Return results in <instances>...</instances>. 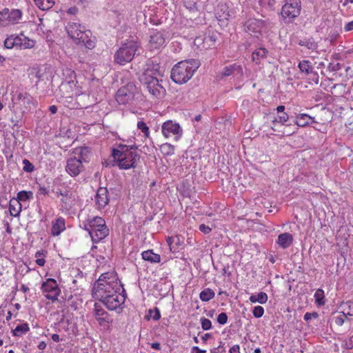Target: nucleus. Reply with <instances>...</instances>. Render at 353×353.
<instances>
[{
  "mask_svg": "<svg viewBox=\"0 0 353 353\" xmlns=\"http://www.w3.org/2000/svg\"><path fill=\"white\" fill-rule=\"evenodd\" d=\"M121 291L125 293L123 285L119 281L114 271L103 273L95 282L92 296L95 299H101L103 296Z\"/></svg>",
  "mask_w": 353,
  "mask_h": 353,
  "instance_id": "f257e3e1",
  "label": "nucleus"
},
{
  "mask_svg": "<svg viewBox=\"0 0 353 353\" xmlns=\"http://www.w3.org/2000/svg\"><path fill=\"white\" fill-rule=\"evenodd\" d=\"M146 66L144 72L140 77V81L146 86L153 97L159 98L165 91L159 83V77L162 76L160 67L159 64H154L152 61H148Z\"/></svg>",
  "mask_w": 353,
  "mask_h": 353,
  "instance_id": "f03ea898",
  "label": "nucleus"
},
{
  "mask_svg": "<svg viewBox=\"0 0 353 353\" xmlns=\"http://www.w3.org/2000/svg\"><path fill=\"white\" fill-rule=\"evenodd\" d=\"M135 145L119 144L117 148L112 150V157L120 169L128 170L136 167L139 155Z\"/></svg>",
  "mask_w": 353,
  "mask_h": 353,
  "instance_id": "7ed1b4c3",
  "label": "nucleus"
},
{
  "mask_svg": "<svg viewBox=\"0 0 353 353\" xmlns=\"http://www.w3.org/2000/svg\"><path fill=\"white\" fill-rule=\"evenodd\" d=\"M200 66L198 59L185 60L177 63L172 69L171 79L176 83H186Z\"/></svg>",
  "mask_w": 353,
  "mask_h": 353,
  "instance_id": "20e7f679",
  "label": "nucleus"
},
{
  "mask_svg": "<svg viewBox=\"0 0 353 353\" xmlns=\"http://www.w3.org/2000/svg\"><path fill=\"white\" fill-rule=\"evenodd\" d=\"M68 35L77 44L88 49L94 48V41L91 39L92 32L84 26L76 22H69L65 27Z\"/></svg>",
  "mask_w": 353,
  "mask_h": 353,
  "instance_id": "39448f33",
  "label": "nucleus"
},
{
  "mask_svg": "<svg viewBox=\"0 0 353 353\" xmlns=\"http://www.w3.org/2000/svg\"><path fill=\"white\" fill-rule=\"evenodd\" d=\"M137 47V44L134 41L123 44L114 54L115 61L120 65L131 61L136 53Z\"/></svg>",
  "mask_w": 353,
  "mask_h": 353,
  "instance_id": "423d86ee",
  "label": "nucleus"
},
{
  "mask_svg": "<svg viewBox=\"0 0 353 353\" xmlns=\"http://www.w3.org/2000/svg\"><path fill=\"white\" fill-rule=\"evenodd\" d=\"M301 10L300 0H285L281 14L285 23H291L300 14Z\"/></svg>",
  "mask_w": 353,
  "mask_h": 353,
  "instance_id": "0eeeda50",
  "label": "nucleus"
},
{
  "mask_svg": "<svg viewBox=\"0 0 353 353\" xmlns=\"http://www.w3.org/2000/svg\"><path fill=\"white\" fill-rule=\"evenodd\" d=\"M22 18V12L19 9L4 8L0 12V28L17 24Z\"/></svg>",
  "mask_w": 353,
  "mask_h": 353,
  "instance_id": "6e6552de",
  "label": "nucleus"
},
{
  "mask_svg": "<svg viewBox=\"0 0 353 353\" xmlns=\"http://www.w3.org/2000/svg\"><path fill=\"white\" fill-rule=\"evenodd\" d=\"M117 292L103 296L101 299H98L109 310H115L123 305L125 300L124 293Z\"/></svg>",
  "mask_w": 353,
  "mask_h": 353,
  "instance_id": "1a4fd4ad",
  "label": "nucleus"
},
{
  "mask_svg": "<svg viewBox=\"0 0 353 353\" xmlns=\"http://www.w3.org/2000/svg\"><path fill=\"white\" fill-rule=\"evenodd\" d=\"M137 92V87L132 83H128L119 88L115 95V99L119 104H127L134 99Z\"/></svg>",
  "mask_w": 353,
  "mask_h": 353,
  "instance_id": "9d476101",
  "label": "nucleus"
},
{
  "mask_svg": "<svg viewBox=\"0 0 353 353\" xmlns=\"http://www.w3.org/2000/svg\"><path fill=\"white\" fill-rule=\"evenodd\" d=\"M41 290L43 292L46 294V299L52 300V301L57 300L61 292L58 284L54 279H48L43 282Z\"/></svg>",
  "mask_w": 353,
  "mask_h": 353,
  "instance_id": "9b49d317",
  "label": "nucleus"
},
{
  "mask_svg": "<svg viewBox=\"0 0 353 353\" xmlns=\"http://www.w3.org/2000/svg\"><path fill=\"white\" fill-rule=\"evenodd\" d=\"M12 107L27 110L32 103V97L28 92H17L12 98Z\"/></svg>",
  "mask_w": 353,
  "mask_h": 353,
  "instance_id": "f8f14e48",
  "label": "nucleus"
},
{
  "mask_svg": "<svg viewBox=\"0 0 353 353\" xmlns=\"http://www.w3.org/2000/svg\"><path fill=\"white\" fill-rule=\"evenodd\" d=\"M83 163L77 157L69 158L65 166L66 172L71 176H78L83 170Z\"/></svg>",
  "mask_w": 353,
  "mask_h": 353,
  "instance_id": "ddd939ff",
  "label": "nucleus"
},
{
  "mask_svg": "<svg viewBox=\"0 0 353 353\" xmlns=\"http://www.w3.org/2000/svg\"><path fill=\"white\" fill-rule=\"evenodd\" d=\"M57 194L62 196L61 199L62 209L70 210L75 203V199L72 192L68 190H59L57 192Z\"/></svg>",
  "mask_w": 353,
  "mask_h": 353,
  "instance_id": "4468645a",
  "label": "nucleus"
},
{
  "mask_svg": "<svg viewBox=\"0 0 353 353\" xmlns=\"http://www.w3.org/2000/svg\"><path fill=\"white\" fill-rule=\"evenodd\" d=\"M162 133L167 138L171 134L180 136L182 130L178 123H174L172 121H167L162 125Z\"/></svg>",
  "mask_w": 353,
  "mask_h": 353,
  "instance_id": "2eb2a0df",
  "label": "nucleus"
},
{
  "mask_svg": "<svg viewBox=\"0 0 353 353\" xmlns=\"http://www.w3.org/2000/svg\"><path fill=\"white\" fill-rule=\"evenodd\" d=\"M165 43V37L161 32H154L150 35V39L149 41V46L150 50H159L163 47Z\"/></svg>",
  "mask_w": 353,
  "mask_h": 353,
  "instance_id": "dca6fc26",
  "label": "nucleus"
},
{
  "mask_svg": "<svg viewBox=\"0 0 353 353\" xmlns=\"http://www.w3.org/2000/svg\"><path fill=\"white\" fill-rule=\"evenodd\" d=\"M245 30L249 34L260 33L264 26V22L262 20L256 19H250L245 23Z\"/></svg>",
  "mask_w": 353,
  "mask_h": 353,
  "instance_id": "f3484780",
  "label": "nucleus"
},
{
  "mask_svg": "<svg viewBox=\"0 0 353 353\" xmlns=\"http://www.w3.org/2000/svg\"><path fill=\"white\" fill-rule=\"evenodd\" d=\"M215 16L219 21L228 20L232 14L227 3L219 2L214 10Z\"/></svg>",
  "mask_w": 353,
  "mask_h": 353,
  "instance_id": "a211bd4d",
  "label": "nucleus"
},
{
  "mask_svg": "<svg viewBox=\"0 0 353 353\" xmlns=\"http://www.w3.org/2000/svg\"><path fill=\"white\" fill-rule=\"evenodd\" d=\"M14 44L16 47L21 49L32 48L34 46V41L30 39L24 34L14 35Z\"/></svg>",
  "mask_w": 353,
  "mask_h": 353,
  "instance_id": "6ab92c4d",
  "label": "nucleus"
},
{
  "mask_svg": "<svg viewBox=\"0 0 353 353\" xmlns=\"http://www.w3.org/2000/svg\"><path fill=\"white\" fill-rule=\"evenodd\" d=\"M85 229L89 232L92 241L94 243H98L102 239H105L109 234V229L103 228V229H88L87 225H85Z\"/></svg>",
  "mask_w": 353,
  "mask_h": 353,
  "instance_id": "aec40b11",
  "label": "nucleus"
},
{
  "mask_svg": "<svg viewBox=\"0 0 353 353\" xmlns=\"http://www.w3.org/2000/svg\"><path fill=\"white\" fill-rule=\"evenodd\" d=\"M108 190L106 188L101 187L96 194V203L99 208H104L109 203Z\"/></svg>",
  "mask_w": 353,
  "mask_h": 353,
  "instance_id": "412c9836",
  "label": "nucleus"
},
{
  "mask_svg": "<svg viewBox=\"0 0 353 353\" xmlns=\"http://www.w3.org/2000/svg\"><path fill=\"white\" fill-rule=\"evenodd\" d=\"M268 51L265 48H259L252 54V60L256 64H261L268 57Z\"/></svg>",
  "mask_w": 353,
  "mask_h": 353,
  "instance_id": "4be33fe9",
  "label": "nucleus"
},
{
  "mask_svg": "<svg viewBox=\"0 0 353 353\" xmlns=\"http://www.w3.org/2000/svg\"><path fill=\"white\" fill-rule=\"evenodd\" d=\"M232 74H236L239 76L243 75V68L241 65L234 63L229 66H225L223 70L222 75L224 77H229Z\"/></svg>",
  "mask_w": 353,
  "mask_h": 353,
  "instance_id": "5701e85b",
  "label": "nucleus"
},
{
  "mask_svg": "<svg viewBox=\"0 0 353 353\" xmlns=\"http://www.w3.org/2000/svg\"><path fill=\"white\" fill-rule=\"evenodd\" d=\"M293 242V236L291 234L285 232L278 236V244L283 249L289 248Z\"/></svg>",
  "mask_w": 353,
  "mask_h": 353,
  "instance_id": "b1692460",
  "label": "nucleus"
},
{
  "mask_svg": "<svg viewBox=\"0 0 353 353\" xmlns=\"http://www.w3.org/2000/svg\"><path fill=\"white\" fill-rule=\"evenodd\" d=\"M87 225L88 229H103L107 228L105 221L101 217L95 216L94 217Z\"/></svg>",
  "mask_w": 353,
  "mask_h": 353,
  "instance_id": "393cba45",
  "label": "nucleus"
},
{
  "mask_svg": "<svg viewBox=\"0 0 353 353\" xmlns=\"http://www.w3.org/2000/svg\"><path fill=\"white\" fill-rule=\"evenodd\" d=\"M65 228L64 219L61 217L58 218L52 226L51 233L53 236H58Z\"/></svg>",
  "mask_w": 353,
  "mask_h": 353,
  "instance_id": "a878e982",
  "label": "nucleus"
},
{
  "mask_svg": "<svg viewBox=\"0 0 353 353\" xmlns=\"http://www.w3.org/2000/svg\"><path fill=\"white\" fill-rule=\"evenodd\" d=\"M9 210L11 216H18L21 211V204L19 202V200L12 199L10 201Z\"/></svg>",
  "mask_w": 353,
  "mask_h": 353,
  "instance_id": "bb28decb",
  "label": "nucleus"
},
{
  "mask_svg": "<svg viewBox=\"0 0 353 353\" xmlns=\"http://www.w3.org/2000/svg\"><path fill=\"white\" fill-rule=\"evenodd\" d=\"M298 44L312 51L316 50L318 48V43L312 37L301 39L299 41Z\"/></svg>",
  "mask_w": 353,
  "mask_h": 353,
  "instance_id": "cd10ccee",
  "label": "nucleus"
},
{
  "mask_svg": "<svg viewBox=\"0 0 353 353\" xmlns=\"http://www.w3.org/2000/svg\"><path fill=\"white\" fill-rule=\"evenodd\" d=\"M141 255L142 258L145 261H148L151 263H159L161 261L160 255L154 253L153 251L150 250L143 252Z\"/></svg>",
  "mask_w": 353,
  "mask_h": 353,
  "instance_id": "c85d7f7f",
  "label": "nucleus"
},
{
  "mask_svg": "<svg viewBox=\"0 0 353 353\" xmlns=\"http://www.w3.org/2000/svg\"><path fill=\"white\" fill-rule=\"evenodd\" d=\"M312 120V117L306 114H299L296 117L295 123L299 127H305L308 125Z\"/></svg>",
  "mask_w": 353,
  "mask_h": 353,
  "instance_id": "c756f323",
  "label": "nucleus"
},
{
  "mask_svg": "<svg viewBox=\"0 0 353 353\" xmlns=\"http://www.w3.org/2000/svg\"><path fill=\"white\" fill-rule=\"evenodd\" d=\"M74 152L76 155H77V159H80L83 163L87 161L88 155L90 153V150L87 147H81L76 148Z\"/></svg>",
  "mask_w": 353,
  "mask_h": 353,
  "instance_id": "7c9ffc66",
  "label": "nucleus"
},
{
  "mask_svg": "<svg viewBox=\"0 0 353 353\" xmlns=\"http://www.w3.org/2000/svg\"><path fill=\"white\" fill-rule=\"evenodd\" d=\"M299 68L302 73L305 74H309L312 73L313 67L311 65V63L308 60H303L300 61L299 63Z\"/></svg>",
  "mask_w": 353,
  "mask_h": 353,
  "instance_id": "2f4dec72",
  "label": "nucleus"
},
{
  "mask_svg": "<svg viewBox=\"0 0 353 353\" xmlns=\"http://www.w3.org/2000/svg\"><path fill=\"white\" fill-rule=\"evenodd\" d=\"M341 307L342 309L341 313L343 314V315H345L346 318L347 316H353V302L352 301H349L345 303H343L341 305Z\"/></svg>",
  "mask_w": 353,
  "mask_h": 353,
  "instance_id": "473e14b6",
  "label": "nucleus"
},
{
  "mask_svg": "<svg viewBox=\"0 0 353 353\" xmlns=\"http://www.w3.org/2000/svg\"><path fill=\"white\" fill-rule=\"evenodd\" d=\"M268 295L265 292H261L257 295H252L250 297V301L252 303H259L261 304L265 303L268 301Z\"/></svg>",
  "mask_w": 353,
  "mask_h": 353,
  "instance_id": "72a5a7b5",
  "label": "nucleus"
},
{
  "mask_svg": "<svg viewBox=\"0 0 353 353\" xmlns=\"http://www.w3.org/2000/svg\"><path fill=\"white\" fill-rule=\"evenodd\" d=\"M35 4L42 10H47L51 8L54 2L53 0H34Z\"/></svg>",
  "mask_w": 353,
  "mask_h": 353,
  "instance_id": "f704fd0d",
  "label": "nucleus"
},
{
  "mask_svg": "<svg viewBox=\"0 0 353 353\" xmlns=\"http://www.w3.org/2000/svg\"><path fill=\"white\" fill-rule=\"evenodd\" d=\"M161 152L164 156H171L174 154V147L170 143H163L160 146Z\"/></svg>",
  "mask_w": 353,
  "mask_h": 353,
  "instance_id": "c9c22d12",
  "label": "nucleus"
},
{
  "mask_svg": "<svg viewBox=\"0 0 353 353\" xmlns=\"http://www.w3.org/2000/svg\"><path fill=\"white\" fill-rule=\"evenodd\" d=\"M28 330L29 326L27 323L19 324L13 330V334L19 336L26 334Z\"/></svg>",
  "mask_w": 353,
  "mask_h": 353,
  "instance_id": "e433bc0d",
  "label": "nucleus"
},
{
  "mask_svg": "<svg viewBox=\"0 0 353 353\" xmlns=\"http://www.w3.org/2000/svg\"><path fill=\"white\" fill-rule=\"evenodd\" d=\"M33 199V193L31 191H20L17 194V198L16 200H19V202L26 201L29 199Z\"/></svg>",
  "mask_w": 353,
  "mask_h": 353,
  "instance_id": "4c0bfd02",
  "label": "nucleus"
},
{
  "mask_svg": "<svg viewBox=\"0 0 353 353\" xmlns=\"http://www.w3.org/2000/svg\"><path fill=\"white\" fill-rule=\"evenodd\" d=\"M214 292L210 288L205 289L200 293V299L203 301H208L214 297Z\"/></svg>",
  "mask_w": 353,
  "mask_h": 353,
  "instance_id": "58836bf2",
  "label": "nucleus"
},
{
  "mask_svg": "<svg viewBox=\"0 0 353 353\" xmlns=\"http://www.w3.org/2000/svg\"><path fill=\"white\" fill-rule=\"evenodd\" d=\"M314 298L316 303L319 305H323L325 304V302L324 300V292L323 290L318 289L314 293Z\"/></svg>",
  "mask_w": 353,
  "mask_h": 353,
  "instance_id": "ea45409f",
  "label": "nucleus"
},
{
  "mask_svg": "<svg viewBox=\"0 0 353 353\" xmlns=\"http://www.w3.org/2000/svg\"><path fill=\"white\" fill-rule=\"evenodd\" d=\"M289 119V116L287 113L283 112L282 115L279 116L278 119L273 121V125L272 128L275 130V127L277 123H284Z\"/></svg>",
  "mask_w": 353,
  "mask_h": 353,
  "instance_id": "a19ab883",
  "label": "nucleus"
},
{
  "mask_svg": "<svg viewBox=\"0 0 353 353\" xmlns=\"http://www.w3.org/2000/svg\"><path fill=\"white\" fill-rule=\"evenodd\" d=\"M137 128L139 129L143 134L145 137H149L150 131L149 128L147 126L146 123L142 121H139L137 123Z\"/></svg>",
  "mask_w": 353,
  "mask_h": 353,
  "instance_id": "79ce46f5",
  "label": "nucleus"
},
{
  "mask_svg": "<svg viewBox=\"0 0 353 353\" xmlns=\"http://www.w3.org/2000/svg\"><path fill=\"white\" fill-rule=\"evenodd\" d=\"M93 312L95 317L103 316L104 315L108 314L107 312H105L103 310V308L101 306L99 305L97 303L94 304Z\"/></svg>",
  "mask_w": 353,
  "mask_h": 353,
  "instance_id": "37998d69",
  "label": "nucleus"
},
{
  "mask_svg": "<svg viewBox=\"0 0 353 353\" xmlns=\"http://www.w3.org/2000/svg\"><path fill=\"white\" fill-rule=\"evenodd\" d=\"M215 38H214V37L212 36H205L203 39V48H209V47L211 46L209 43H212V44H214L215 43Z\"/></svg>",
  "mask_w": 353,
  "mask_h": 353,
  "instance_id": "c03bdc74",
  "label": "nucleus"
},
{
  "mask_svg": "<svg viewBox=\"0 0 353 353\" xmlns=\"http://www.w3.org/2000/svg\"><path fill=\"white\" fill-rule=\"evenodd\" d=\"M185 7L190 10H194L196 9V0H183Z\"/></svg>",
  "mask_w": 353,
  "mask_h": 353,
  "instance_id": "a18cd8bd",
  "label": "nucleus"
},
{
  "mask_svg": "<svg viewBox=\"0 0 353 353\" xmlns=\"http://www.w3.org/2000/svg\"><path fill=\"white\" fill-rule=\"evenodd\" d=\"M23 170L27 172H32L34 170V165L28 159L23 160Z\"/></svg>",
  "mask_w": 353,
  "mask_h": 353,
  "instance_id": "49530a36",
  "label": "nucleus"
},
{
  "mask_svg": "<svg viewBox=\"0 0 353 353\" xmlns=\"http://www.w3.org/2000/svg\"><path fill=\"white\" fill-rule=\"evenodd\" d=\"M253 315L256 318H260L264 314V309L261 306H256L253 309Z\"/></svg>",
  "mask_w": 353,
  "mask_h": 353,
  "instance_id": "de8ad7c7",
  "label": "nucleus"
},
{
  "mask_svg": "<svg viewBox=\"0 0 353 353\" xmlns=\"http://www.w3.org/2000/svg\"><path fill=\"white\" fill-rule=\"evenodd\" d=\"M4 46L6 48L11 49L15 46L13 35L8 37L4 41Z\"/></svg>",
  "mask_w": 353,
  "mask_h": 353,
  "instance_id": "09e8293b",
  "label": "nucleus"
},
{
  "mask_svg": "<svg viewBox=\"0 0 353 353\" xmlns=\"http://www.w3.org/2000/svg\"><path fill=\"white\" fill-rule=\"evenodd\" d=\"M201 327H202L203 330H208L211 329L212 323L209 319H205V318H202L201 319Z\"/></svg>",
  "mask_w": 353,
  "mask_h": 353,
  "instance_id": "8fccbe9b",
  "label": "nucleus"
},
{
  "mask_svg": "<svg viewBox=\"0 0 353 353\" xmlns=\"http://www.w3.org/2000/svg\"><path fill=\"white\" fill-rule=\"evenodd\" d=\"M150 316L153 319L154 321H158L161 318L160 312L158 308H154V310H149Z\"/></svg>",
  "mask_w": 353,
  "mask_h": 353,
  "instance_id": "3c124183",
  "label": "nucleus"
},
{
  "mask_svg": "<svg viewBox=\"0 0 353 353\" xmlns=\"http://www.w3.org/2000/svg\"><path fill=\"white\" fill-rule=\"evenodd\" d=\"M228 321V316L226 313L221 312L218 315L217 322L221 325H225Z\"/></svg>",
  "mask_w": 353,
  "mask_h": 353,
  "instance_id": "603ef678",
  "label": "nucleus"
},
{
  "mask_svg": "<svg viewBox=\"0 0 353 353\" xmlns=\"http://www.w3.org/2000/svg\"><path fill=\"white\" fill-rule=\"evenodd\" d=\"M65 72H67V74L70 76V80H68L67 81V83L66 84H62V86H65L66 85H70V83H74V81L72 80V77H75V72L74 70H72L70 69H67L65 70Z\"/></svg>",
  "mask_w": 353,
  "mask_h": 353,
  "instance_id": "864d4df0",
  "label": "nucleus"
},
{
  "mask_svg": "<svg viewBox=\"0 0 353 353\" xmlns=\"http://www.w3.org/2000/svg\"><path fill=\"white\" fill-rule=\"evenodd\" d=\"M42 254L40 252H36L35 254V256L37 258L36 263L39 266H43L46 263V260L43 258H39Z\"/></svg>",
  "mask_w": 353,
  "mask_h": 353,
  "instance_id": "5fc2aeb1",
  "label": "nucleus"
},
{
  "mask_svg": "<svg viewBox=\"0 0 353 353\" xmlns=\"http://www.w3.org/2000/svg\"><path fill=\"white\" fill-rule=\"evenodd\" d=\"M345 316L343 315V314L336 316L335 319V323L339 326H341L345 322Z\"/></svg>",
  "mask_w": 353,
  "mask_h": 353,
  "instance_id": "6e6d98bb",
  "label": "nucleus"
},
{
  "mask_svg": "<svg viewBox=\"0 0 353 353\" xmlns=\"http://www.w3.org/2000/svg\"><path fill=\"white\" fill-rule=\"evenodd\" d=\"M199 230L204 234H208L211 232V228L205 224H201L199 225Z\"/></svg>",
  "mask_w": 353,
  "mask_h": 353,
  "instance_id": "4d7b16f0",
  "label": "nucleus"
},
{
  "mask_svg": "<svg viewBox=\"0 0 353 353\" xmlns=\"http://www.w3.org/2000/svg\"><path fill=\"white\" fill-rule=\"evenodd\" d=\"M317 314L316 312H313V313H309V312H307L304 315V320L305 321H309L310 319H312V317H317Z\"/></svg>",
  "mask_w": 353,
  "mask_h": 353,
  "instance_id": "13d9d810",
  "label": "nucleus"
},
{
  "mask_svg": "<svg viewBox=\"0 0 353 353\" xmlns=\"http://www.w3.org/2000/svg\"><path fill=\"white\" fill-rule=\"evenodd\" d=\"M344 30H345V32H349V31L353 30V21L347 23L345 26Z\"/></svg>",
  "mask_w": 353,
  "mask_h": 353,
  "instance_id": "bf43d9fd",
  "label": "nucleus"
},
{
  "mask_svg": "<svg viewBox=\"0 0 353 353\" xmlns=\"http://www.w3.org/2000/svg\"><path fill=\"white\" fill-rule=\"evenodd\" d=\"M239 350H240L239 345H234L230 349V353H240Z\"/></svg>",
  "mask_w": 353,
  "mask_h": 353,
  "instance_id": "052dcab7",
  "label": "nucleus"
},
{
  "mask_svg": "<svg viewBox=\"0 0 353 353\" xmlns=\"http://www.w3.org/2000/svg\"><path fill=\"white\" fill-rule=\"evenodd\" d=\"M205 352H206L205 350H201L197 346H194L192 347L191 353H205Z\"/></svg>",
  "mask_w": 353,
  "mask_h": 353,
  "instance_id": "680f3d73",
  "label": "nucleus"
},
{
  "mask_svg": "<svg viewBox=\"0 0 353 353\" xmlns=\"http://www.w3.org/2000/svg\"><path fill=\"white\" fill-rule=\"evenodd\" d=\"M48 193V190L46 188L39 187V194L42 195H46Z\"/></svg>",
  "mask_w": 353,
  "mask_h": 353,
  "instance_id": "e2e57ef3",
  "label": "nucleus"
},
{
  "mask_svg": "<svg viewBox=\"0 0 353 353\" xmlns=\"http://www.w3.org/2000/svg\"><path fill=\"white\" fill-rule=\"evenodd\" d=\"M174 237L168 236L167 238V243H168V245L170 246V250H172L171 245L174 243Z\"/></svg>",
  "mask_w": 353,
  "mask_h": 353,
  "instance_id": "0e129e2a",
  "label": "nucleus"
},
{
  "mask_svg": "<svg viewBox=\"0 0 353 353\" xmlns=\"http://www.w3.org/2000/svg\"><path fill=\"white\" fill-rule=\"evenodd\" d=\"M151 347L152 348L154 349V350H160L161 349V345H160V343H152L151 344Z\"/></svg>",
  "mask_w": 353,
  "mask_h": 353,
  "instance_id": "69168bd1",
  "label": "nucleus"
},
{
  "mask_svg": "<svg viewBox=\"0 0 353 353\" xmlns=\"http://www.w3.org/2000/svg\"><path fill=\"white\" fill-rule=\"evenodd\" d=\"M37 347L39 349V350H44L46 347V343L44 342V341H41L39 343Z\"/></svg>",
  "mask_w": 353,
  "mask_h": 353,
  "instance_id": "338daca9",
  "label": "nucleus"
},
{
  "mask_svg": "<svg viewBox=\"0 0 353 353\" xmlns=\"http://www.w3.org/2000/svg\"><path fill=\"white\" fill-rule=\"evenodd\" d=\"M49 111L52 114H55L57 112V107L56 105H51L49 107Z\"/></svg>",
  "mask_w": 353,
  "mask_h": 353,
  "instance_id": "774afa93",
  "label": "nucleus"
}]
</instances>
